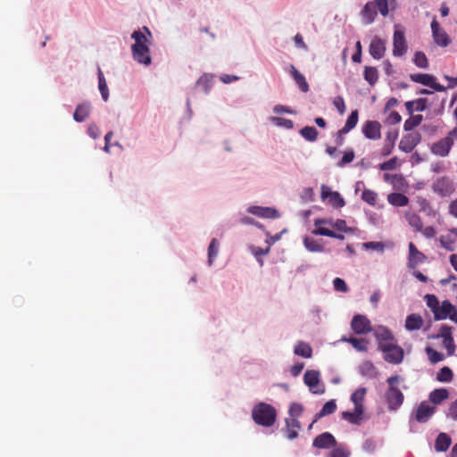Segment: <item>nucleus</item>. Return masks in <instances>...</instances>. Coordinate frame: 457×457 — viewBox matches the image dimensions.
Returning a JSON list of instances; mask_svg holds the SVG:
<instances>
[{
    "label": "nucleus",
    "instance_id": "2eb2a0df",
    "mask_svg": "<svg viewBox=\"0 0 457 457\" xmlns=\"http://www.w3.org/2000/svg\"><path fill=\"white\" fill-rule=\"evenodd\" d=\"M247 212L261 218L277 219L280 217L278 211L272 207L250 206Z\"/></svg>",
    "mask_w": 457,
    "mask_h": 457
},
{
    "label": "nucleus",
    "instance_id": "5fc2aeb1",
    "mask_svg": "<svg viewBox=\"0 0 457 457\" xmlns=\"http://www.w3.org/2000/svg\"><path fill=\"white\" fill-rule=\"evenodd\" d=\"M361 199L366 203L374 205L377 200V194L370 189H364L361 194Z\"/></svg>",
    "mask_w": 457,
    "mask_h": 457
},
{
    "label": "nucleus",
    "instance_id": "6ab92c4d",
    "mask_svg": "<svg viewBox=\"0 0 457 457\" xmlns=\"http://www.w3.org/2000/svg\"><path fill=\"white\" fill-rule=\"evenodd\" d=\"M377 14V9L375 7V4H373L372 1L367 2L360 12L361 21L365 25L373 23Z\"/></svg>",
    "mask_w": 457,
    "mask_h": 457
},
{
    "label": "nucleus",
    "instance_id": "0eeeda50",
    "mask_svg": "<svg viewBox=\"0 0 457 457\" xmlns=\"http://www.w3.org/2000/svg\"><path fill=\"white\" fill-rule=\"evenodd\" d=\"M303 381L312 394H324L325 387L323 385H320V372L318 370H306L303 376Z\"/></svg>",
    "mask_w": 457,
    "mask_h": 457
},
{
    "label": "nucleus",
    "instance_id": "412c9836",
    "mask_svg": "<svg viewBox=\"0 0 457 457\" xmlns=\"http://www.w3.org/2000/svg\"><path fill=\"white\" fill-rule=\"evenodd\" d=\"M453 311H454V306L449 301L445 300L436 311L434 310V318L436 320H445Z\"/></svg>",
    "mask_w": 457,
    "mask_h": 457
},
{
    "label": "nucleus",
    "instance_id": "37998d69",
    "mask_svg": "<svg viewBox=\"0 0 457 457\" xmlns=\"http://www.w3.org/2000/svg\"><path fill=\"white\" fill-rule=\"evenodd\" d=\"M422 120H423V117L420 114L411 116L409 119H407L404 121V124H403L404 130L405 131L412 130L414 128L418 127L421 123Z\"/></svg>",
    "mask_w": 457,
    "mask_h": 457
},
{
    "label": "nucleus",
    "instance_id": "5701e85b",
    "mask_svg": "<svg viewBox=\"0 0 457 457\" xmlns=\"http://www.w3.org/2000/svg\"><path fill=\"white\" fill-rule=\"evenodd\" d=\"M286 433L289 440H294L298 436V430L301 428V424L297 419H286Z\"/></svg>",
    "mask_w": 457,
    "mask_h": 457
},
{
    "label": "nucleus",
    "instance_id": "603ef678",
    "mask_svg": "<svg viewBox=\"0 0 457 457\" xmlns=\"http://www.w3.org/2000/svg\"><path fill=\"white\" fill-rule=\"evenodd\" d=\"M426 353L428 356L429 361L432 363H437V362L443 361V359H444L443 353H441L430 347L426 348Z\"/></svg>",
    "mask_w": 457,
    "mask_h": 457
},
{
    "label": "nucleus",
    "instance_id": "774afa93",
    "mask_svg": "<svg viewBox=\"0 0 457 457\" xmlns=\"http://www.w3.org/2000/svg\"><path fill=\"white\" fill-rule=\"evenodd\" d=\"M443 345L446 348L448 355H453L454 353L455 345L453 337L443 340Z\"/></svg>",
    "mask_w": 457,
    "mask_h": 457
},
{
    "label": "nucleus",
    "instance_id": "39448f33",
    "mask_svg": "<svg viewBox=\"0 0 457 457\" xmlns=\"http://www.w3.org/2000/svg\"><path fill=\"white\" fill-rule=\"evenodd\" d=\"M436 409L430 405L428 402H421L417 408L411 412L410 420H415L419 423H427L435 414Z\"/></svg>",
    "mask_w": 457,
    "mask_h": 457
},
{
    "label": "nucleus",
    "instance_id": "ddd939ff",
    "mask_svg": "<svg viewBox=\"0 0 457 457\" xmlns=\"http://www.w3.org/2000/svg\"><path fill=\"white\" fill-rule=\"evenodd\" d=\"M321 198L328 199V203L336 208H341L345 205V200L338 192H333L325 185L321 186Z\"/></svg>",
    "mask_w": 457,
    "mask_h": 457
},
{
    "label": "nucleus",
    "instance_id": "72a5a7b5",
    "mask_svg": "<svg viewBox=\"0 0 457 457\" xmlns=\"http://www.w3.org/2000/svg\"><path fill=\"white\" fill-rule=\"evenodd\" d=\"M294 353L295 354L303 358H311L312 355V349L309 344L299 341L295 346Z\"/></svg>",
    "mask_w": 457,
    "mask_h": 457
},
{
    "label": "nucleus",
    "instance_id": "4be33fe9",
    "mask_svg": "<svg viewBox=\"0 0 457 457\" xmlns=\"http://www.w3.org/2000/svg\"><path fill=\"white\" fill-rule=\"evenodd\" d=\"M289 72L300 89L304 93L308 92L309 84L307 83L304 76L300 73L293 64H290L289 66Z\"/></svg>",
    "mask_w": 457,
    "mask_h": 457
},
{
    "label": "nucleus",
    "instance_id": "338daca9",
    "mask_svg": "<svg viewBox=\"0 0 457 457\" xmlns=\"http://www.w3.org/2000/svg\"><path fill=\"white\" fill-rule=\"evenodd\" d=\"M363 375L371 376L375 371V367L370 361H365L361 367Z\"/></svg>",
    "mask_w": 457,
    "mask_h": 457
},
{
    "label": "nucleus",
    "instance_id": "a211bd4d",
    "mask_svg": "<svg viewBox=\"0 0 457 457\" xmlns=\"http://www.w3.org/2000/svg\"><path fill=\"white\" fill-rule=\"evenodd\" d=\"M380 128L378 121L368 120L362 127V133L367 138L377 140L381 137Z\"/></svg>",
    "mask_w": 457,
    "mask_h": 457
},
{
    "label": "nucleus",
    "instance_id": "c756f323",
    "mask_svg": "<svg viewBox=\"0 0 457 457\" xmlns=\"http://www.w3.org/2000/svg\"><path fill=\"white\" fill-rule=\"evenodd\" d=\"M387 201L390 204L398 207L406 206L409 203L408 197L402 193H392L388 195Z\"/></svg>",
    "mask_w": 457,
    "mask_h": 457
},
{
    "label": "nucleus",
    "instance_id": "49530a36",
    "mask_svg": "<svg viewBox=\"0 0 457 457\" xmlns=\"http://www.w3.org/2000/svg\"><path fill=\"white\" fill-rule=\"evenodd\" d=\"M453 371L449 367H443L436 374V379L439 382L448 383L453 380Z\"/></svg>",
    "mask_w": 457,
    "mask_h": 457
},
{
    "label": "nucleus",
    "instance_id": "13d9d810",
    "mask_svg": "<svg viewBox=\"0 0 457 457\" xmlns=\"http://www.w3.org/2000/svg\"><path fill=\"white\" fill-rule=\"evenodd\" d=\"M427 305L430 308L431 312L434 313V310L436 311L439 306L438 299L434 295H425Z\"/></svg>",
    "mask_w": 457,
    "mask_h": 457
},
{
    "label": "nucleus",
    "instance_id": "bf43d9fd",
    "mask_svg": "<svg viewBox=\"0 0 457 457\" xmlns=\"http://www.w3.org/2000/svg\"><path fill=\"white\" fill-rule=\"evenodd\" d=\"M439 337H442L443 340H445L446 338L453 337L451 327H449L447 325H443L440 328V333L436 336L431 337V338H439Z\"/></svg>",
    "mask_w": 457,
    "mask_h": 457
},
{
    "label": "nucleus",
    "instance_id": "3c124183",
    "mask_svg": "<svg viewBox=\"0 0 457 457\" xmlns=\"http://www.w3.org/2000/svg\"><path fill=\"white\" fill-rule=\"evenodd\" d=\"M373 4H375L376 9H378L380 14L384 17L388 15V1L387 0H373Z\"/></svg>",
    "mask_w": 457,
    "mask_h": 457
},
{
    "label": "nucleus",
    "instance_id": "58836bf2",
    "mask_svg": "<svg viewBox=\"0 0 457 457\" xmlns=\"http://www.w3.org/2000/svg\"><path fill=\"white\" fill-rule=\"evenodd\" d=\"M220 243L216 238H212L208 247V265L212 266L214 259L219 253Z\"/></svg>",
    "mask_w": 457,
    "mask_h": 457
},
{
    "label": "nucleus",
    "instance_id": "c03bdc74",
    "mask_svg": "<svg viewBox=\"0 0 457 457\" xmlns=\"http://www.w3.org/2000/svg\"><path fill=\"white\" fill-rule=\"evenodd\" d=\"M212 85V76L210 74H204L196 81L197 87H203L205 94H208Z\"/></svg>",
    "mask_w": 457,
    "mask_h": 457
},
{
    "label": "nucleus",
    "instance_id": "8fccbe9b",
    "mask_svg": "<svg viewBox=\"0 0 457 457\" xmlns=\"http://www.w3.org/2000/svg\"><path fill=\"white\" fill-rule=\"evenodd\" d=\"M439 241L445 250L452 252L455 249V240L450 235L441 236Z\"/></svg>",
    "mask_w": 457,
    "mask_h": 457
},
{
    "label": "nucleus",
    "instance_id": "c85d7f7f",
    "mask_svg": "<svg viewBox=\"0 0 457 457\" xmlns=\"http://www.w3.org/2000/svg\"><path fill=\"white\" fill-rule=\"evenodd\" d=\"M427 106L426 98H419L414 101H408L405 103V108L410 115L414 112V107L417 112H423Z\"/></svg>",
    "mask_w": 457,
    "mask_h": 457
},
{
    "label": "nucleus",
    "instance_id": "393cba45",
    "mask_svg": "<svg viewBox=\"0 0 457 457\" xmlns=\"http://www.w3.org/2000/svg\"><path fill=\"white\" fill-rule=\"evenodd\" d=\"M452 444L451 437L444 432L438 434L435 442V450L436 452H446Z\"/></svg>",
    "mask_w": 457,
    "mask_h": 457
},
{
    "label": "nucleus",
    "instance_id": "864d4df0",
    "mask_svg": "<svg viewBox=\"0 0 457 457\" xmlns=\"http://www.w3.org/2000/svg\"><path fill=\"white\" fill-rule=\"evenodd\" d=\"M303 411V406L301 403H293L289 407L290 419H297Z\"/></svg>",
    "mask_w": 457,
    "mask_h": 457
},
{
    "label": "nucleus",
    "instance_id": "f257e3e1",
    "mask_svg": "<svg viewBox=\"0 0 457 457\" xmlns=\"http://www.w3.org/2000/svg\"><path fill=\"white\" fill-rule=\"evenodd\" d=\"M131 38L135 40V43L131 46V52L133 59L145 66H148L152 62L150 49L146 45L147 37L140 30H135Z\"/></svg>",
    "mask_w": 457,
    "mask_h": 457
},
{
    "label": "nucleus",
    "instance_id": "b1692460",
    "mask_svg": "<svg viewBox=\"0 0 457 457\" xmlns=\"http://www.w3.org/2000/svg\"><path fill=\"white\" fill-rule=\"evenodd\" d=\"M91 105L89 103L79 104L73 113V119L78 122H83L89 116Z\"/></svg>",
    "mask_w": 457,
    "mask_h": 457
},
{
    "label": "nucleus",
    "instance_id": "473e14b6",
    "mask_svg": "<svg viewBox=\"0 0 457 457\" xmlns=\"http://www.w3.org/2000/svg\"><path fill=\"white\" fill-rule=\"evenodd\" d=\"M97 77L99 91L101 93L103 100L106 102L109 98V89L104 73L100 67L97 68Z\"/></svg>",
    "mask_w": 457,
    "mask_h": 457
},
{
    "label": "nucleus",
    "instance_id": "f03ea898",
    "mask_svg": "<svg viewBox=\"0 0 457 457\" xmlns=\"http://www.w3.org/2000/svg\"><path fill=\"white\" fill-rule=\"evenodd\" d=\"M403 380V378L399 375L389 377L386 379L388 388L385 394V397L390 411L398 410L403 403L404 395L397 386V384Z\"/></svg>",
    "mask_w": 457,
    "mask_h": 457
},
{
    "label": "nucleus",
    "instance_id": "09e8293b",
    "mask_svg": "<svg viewBox=\"0 0 457 457\" xmlns=\"http://www.w3.org/2000/svg\"><path fill=\"white\" fill-rule=\"evenodd\" d=\"M270 120L278 127H283L287 129H292L294 128V122L289 119L280 117H270Z\"/></svg>",
    "mask_w": 457,
    "mask_h": 457
},
{
    "label": "nucleus",
    "instance_id": "6e6d98bb",
    "mask_svg": "<svg viewBox=\"0 0 457 457\" xmlns=\"http://www.w3.org/2000/svg\"><path fill=\"white\" fill-rule=\"evenodd\" d=\"M362 248L365 250H375V251L383 252L385 245L382 242L370 241V242L363 243Z\"/></svg>",
    "mask_w": 457,
    "mask_h": 457
},
{
    "label": "nucleus",
    "instance_id": "bb28decb",
    "mask_svg": "<svg viewBox=\"0 0 457 457\" xmlns=\"http://www.w3.org/2000/svg\"><path fill=\"white\" fill-rule=\"evenodd\" d=\"M434 189L441 195H447L452 192L453 186L448 179L442 178L436 182L434 185Z\"/></svg>",
    "mask_w": 457,
    "mask_h": 457
},
{
    "label": "nucleus",
    "instance_id": "20e7f679",
    "mask_svg": "<svg viewBox=\"0 0 457 457\" xmlns=\"http://www.w3.org/2000/svg\"><path fill=\"white\" fill-rule=\"evenodd\" d=\"M379 350L384 353L386 361L399 364L403 360V350L401 346L391 343H379Z\"/></svg>",
    "mask_w": 457,
    "mask_h": 457
},
{
    "label": "nucleus",
    "instance_id": "69168bd1",
    "mask_svg": "<svg viewBox=\"0 0 457 457\" xmlns=\"http://www.w3.org/2000/svg\"><path fill=\"white\" fill-rule=\"evenodd\" d=\"M446 416L453 420H457V399L450 404Z\"/></svg>",
    "mask_w": 457,
    "mask_h": 457
},
{
    "label": "nucleus",
    "instance_id": "de8ad7c7",
    "mask_svg": "<svg viewBox=\"0 0 457 457\" xmlns=\"http://www.w3.org/2000/svg\"><path fill=\"white\" fill-rule=\"evenodd\" d=\"M413 62L417 67L421 69H427L428 67V58L421 51H418L414 54Z\"/></svg>",
    "mask_w": 457,
    "mask_h": 457
},
{
    "label": "nucleus",
    "instance_id": "680f3d73",
    "mask_svg": "<svg viewBox=\"0 0 457 457\" xmlns=\"http://www.w3.org/2000/svg\"><path fill=\"white\" fill-rule=\"evenodd\" d=\"M331 227L341 232H348L352 229L347 227L345 220H337L334 223H331Z\"/></svg>",
    "mask_w": 457,
    "mask_h": 457
},
{
    "label": "nucleus",
    "instance_id": "f3484780",
    "mask_svg": "<svg viewBox=\"0 0 457 457\" xmlns=\"http://www.w3.org/2000/svg\"><path fill=\"white\" fill-rule=\"evenodd\" d=\"M427 257L424 253L420 252L413 243L409 244V257H408V268L415 269L420 263L425 262Z\"/></svg>",
    "mask_w": 457,
    "mask_h": 457
},
{
    "label": "nucleus",
    "instance_id": "dca6fc26",
    "mask_svg": "<svg viewBox=\"0 0 457 457\" xmlns=\"http://www.w3.org/2000/svg\"><path fill=\"white\" fill-rule=\"evenodd\" d=\"M386 43L378 37H375L370 45V54L376 60H380L384 57L386 53Z\"/></svg>",
    "mask_w": 457,
    "mask_h": 457
},
{
    "label": "nucleus",
    "instance_id": "052dcab7",
    "mask_svg": "<svg viewBox=\"0 0 457 457\" xmlns=\"http://www.w3.org/2000/svg\"><path fill=\"white\" fill-rule=\"evenodd\" d=\"M333 286L336 291L345 293L348 291V287L344 279L336 278L333 280Z\"/></svg>",
    "mask_w": 457,
    "mask_h": 457
},
{
    "label": "nucleus",
    "instance_id": "a878e982",
    "mask_svg": "<svg viewBox=\"0 0 457 457\" xmlns=\"http://www.w3.org/2000/svg\"><path fill=\"white\" fill-rule=\"evenodd\" d=\"M422 317L416 313L408 315L405 320V328L409 331L418 330L422 327Z\"/></svg>",
    "mask_w": 457,
    "mask_h": 457
},
{
    "label": "nucleus",
    "instance_id": "2f4dec72",
    "mask_svg": "<svg viewBox=\"0 0 457 457\" xmlns=\"http://www.w3.org/2000/svg\"><path fill=\"white\" fill-rule=\"evenodd\" d=\"M374 336L376 337L378 344L380 342L386 343V341H392L394 339L391 331L384 326L378 327L374 331Z\"/></svg>",
    "mask_w": 457,
    "mask_h": 457
},
{
    "label": "nucleus",
    "instance_id": "cd10ccee",
    "mask_svg": "<svg viewBox=\"0 0 457 457\" xmlns=\"http://www.w3.org/2000/svg\"><path fill=\"white\" fill-rule=\"evenodd\" d=\"M449 397V393L445 388H437L430 392L428 395L429 401L434 404H440L443 401Z\"/></svg>",
    "mask_w": 457,
    "mask_h": 457
},
{
    "label": "nucleus",
    "instance_id": "ea45409f",
    "mask_svg": "<svg viewBox=\"0 0 457 457\" xmlns=\"http://www.w3.org/2000/svg\"><path fill=\"white\" fill-rule=\"evenodd\" d=\"M405 218L410 224L416 231H420L422 228V221L420 217L415 212H407L405 214Z\"/></svg>",
    "mask_w": 457,
    "mask_h": 457
},
{
    "label": "nucleus",
    "instance_id": "a19ab883",
    "mask_svg": "<svg viewBox=\"0 0 457 457\" xmlns=\"http://www.w3.org/2000/svg\"><path fill=\"white\" fill-rule=\"evenodd\" d=\"M301 136L309 142H314L318 137V130L314 127L306 126L300 130Z\"/></svg>",
    "mask_w": 457,
    "mask_h": 457
},
{
    "label": "nucleus",
    "instance_id": "a18cd8bd",
    "mask_svg": "<svg viewBox=\"0 0 457 457\" xmlns=\"http://www.w3.org/2000/svg\"><path fill=\"white\" fill-rule=\"evenodd\" d=\"M312 233L314 235H320V236H325V237H332V238H337V239H339V240H344L345 239V236L342 235V234H337L327 228H315Z\"/></svg>",
    "mask_w": 457,
    "mask_h": 457
},
{
    "label": "nucleus",
    "instance_id": "e2e57ef3",
    "mask_svg": "<svg viewBox=\"0 0 457 457\" xmlns=\"http://www.w3.org/2000/svg\"><path fill=\"white\" fill-rule=\"evenodd\" d=\"M396 157L391 158L390 160L380 163L379 169L381 170H393L396 168Z\"/></svg>",
    "mask_w": 457,
    "mask_h": 457
},
{
    "label": "nucleus",
    "instance_id": "9b49d317",
    "mask_svg": "<svg viewBox=\"0 0 457 457\" xmlns=\"http://www.w3.org/2000/svg\"><path fill=\"white\" fill-rule=\"evenodd\" d=\"M351 328L358 335H363L372 330L370 320L361 314L353 316L351 321Z\"/></svg>",
    "mask_w": 457,
    "mask_h": 457
},
{
    "label": "nucleus",
    "instance_id": "f704fd0d",
    "mask_svg": "<svg viewBox=\"0 0 457 457\" xmlns=\"http://www.w3.org/2000/svg\"><path fill=\"white\" fill-rule=\"evenodd\" d=\"M342 341L350 343L354 349L359 352H366L368 350V342L363 338H356V337H343Z\"/></svg>",
    "mask_w": 457,
    "mask_h": 457
},
{
    "label": "nucleus",
    "instance_id": "0e129e2a",
    "mask_svg": "<svg viewBox=\"0 0 457 457\" xmlns=\"http://www.w3.org/2000/svg\"><path fill=\"white\" fill-rule=\"evenodd\" d=\"M350 453L344 447H337L328 453V457H349Z\"/></svg>",
    "mask_w": 457,
    "mask_h": 457
},
{
    "label": "nucleus",
    "instance_id": "9d476101",
    "mask_svg": "<svg viewBox=\"0 0 457 457\" xmlns=\"http://www.w3.org/2000/svg\"><path fill=\"white\" fill-rule=\"evenodd\" d=\"M453 145V142L450 139V137L441 138L437 142H435L430 146V151L433 154L439 157H446L449 155L450 151Z\"/></svg>",
    "mask_w": 457,
    "mask_h": 457
},
{
    "label": "nucleus",
    "instance_id": "4c0bfd02",
    "mask_svg": "<svg viewBox=\"0 0 457 457\" xmlns=\"http://www.w3.org/2000/svg\"><path fill=\"white\" fill-rule=\"evenodd\" d=\"M364 79L370 85L374 86L378 79V72L377 68L366 66L363 72Z\"/></svg>",
    "mask_w": 457,
    "mask_h": 457
},
{
    "label": "nucleus",
    "instance_id": "6e6552de",
    "mask_svg": "<svg viewBox=\"0 0 457 457\" xmlns=\"http://www.w3.org/2000/svg\"><path fill=\"white\" fill-rule=\"evenodd\" d=\"M410 79L411 81L422 84L424 86L429 87L437 92H445L446 87L437 82H436V79L433 75L427 73H416L411 74Z\"/></svg>",
    "mask_w": 457,
    "mask_h": 457
},
{
    "label": "nucleus",
    "instance_id": "4468645a",
    "mask_svg": "<svg viewBox=\"0 0 457 457\" xmlns=\"http://www.w3.org/2000/svg\"><path fill=\"white\" fill-rule=\"evenodd\" d=\"M336 445L337 440L329 432H324L317 436L312 442V445L319 449H328Z\"/></svg>",
    "mask_w": 457,
    "mask_h": 457
},
{
    "label": "nucleus",
    "instance_id": "4d7b16f0",
    "mask_svg": "<svg viewBox=\"0 0 457 457\" xmlns=\"http://www.w3.org/2000/svg\"><path fill=\"white\" fill-rule=\"evenodd\" d=\"M355 157L354 152L353 150H349L345 152L340 162H337V167H344L346 164L352 162Z\"/></svg>",
    "mask_w": 457,
    "mask_h": 457
},
{
    "label": "nucleus",
    "instance_id": "f8f14e48",
    "mask_svg": "<svg viewBox=\"0 0 457 457\" xmlns=\"http://www.w3.org/2000/svg\"><path fill=\"white\" fill-rule=\"evenodd\" d=\"M421 136L418 132H412L404 136L400 143L399 149L404 153H411L414 147L420 142Z\"/></svg>",
    "mask_w": 457,
    "mask_h": 457
},
{
    "label": "nucleus",
    "instance_id": "e433bc0d",
    "mask_svg": "<svg viewBox=\"0 0 457 457\" xmlns=\"http://www.w3.org/2000/svg\"><path fill=\"white\" fill-rule=\"evenodd\" d=\"M358 119H359L358 110L352 111L346 120V122H345L344 128L341 129V133H348L350 130H352L353 128H355V126L357 125V122H358Z\"/></svg>",
    "mask_w": 457,
    "mask_h": 457
},
{
    "label": "nucleus",
    "instance_id": "1a4fd4ad",
    "mask_svg": "<svg viewBox=\"0 0 457 457\" xmlns=\"http://www.w3.org/2000/svg\"><path fill=\"white\" fill-rule=\"evenodd\" d=\"M431 30L434 42L436 45L441 47H446L451 43V38L448 34L440 27V24L436 20H433L431 22Z\"/></svg>",
    "mask_w": 457,
    "mask_h": 457
},
{
    "label": "nucleus",
    "instance_id": "7c9ffc66",
    "mask_svg": "<svg viewBox=\"0 0 457 457\" xmlns=\"http://www.w3.org/2000/svg\"><path fill=\"white\" fill-rule=\"evenodd\" d=\"M336 410H337V404H336L335 400H330V401L327 402L323 405L321 410L315 415L313 422H317L318 420H320L327 415L334 413L336 411Z\"/></svg>",
    "mask_w": 457,
    "mask_h": 457
},
{
    "label": "nucleus",
    "instance_id": "c9c22d12",
    "mask_svg": "<svg viewBox=\"0 0 457 457\" xmlns=\"http://www.w3.org/2000/svg\"><path fill=\"white\" fill-rule=\"evenodd\" d=\"M366 392L367 390L365 387H360L352 394L351 401L353 403L354 408H358L360 406L361 410H364L363 401Z\"/></svg>",
    "mask_w": 457,
    "mask_h": 457
},
{
    "label": "nucleus",
    "instance_id": "423d86ee",
    "mask_svg": "<svg viewBox=\"0 0 457 457\" xmlns=\"http://www.w3.org/2000/svg\"><path fill=\"white\" fill-rule=\"evenodd\" d=\"M408 45L405 39L404 31L399 29V26H395L393 36V55L395 57H402L407 53Z\"/></svg>",
    "mask_w": 457,
    "mask_h": 457
},
{
    "label": "nucleus",
    "instance_id": "7ed1b4c3",
    "mask_svg": "<svg viewBox=\"0 0 457 457\" xmlns=\"http://www.w3.org/2000/svg\"><path fill=\"white\" fill-rule=\"evenodd\" d=\"M252 416L254 422L258 425L270 427L276 421L277 412L273 406L265 403H260L253 407Z\"/></svg>",
    "mask_w": 457,
    "mask_h": 457
},
{
    "label": "nucleus",
    "instance_id": "aec40b11",
    "mask_svg": "<svg viewBox=\"0 0 457 457\" xmlns=\"http://www.w3.org/2000/svg\"><path fill=\"white\" fill-rule=\"evenodd\" d=\"M364 410L359 406L353 411H343L342 419L353 425H361L363 420Z\"/></svg>",
    "mask_w": 457,
    "mask_h": 457
},
{
    "label": "nucleus",
    "instance_id": "79ce46f5",
    "mask_svg": "<svg viewBox=\"0 0 457 457\" xmlns=\"http://www.w3.org/2000/svg\"><path fill=\"white\" fill-rule=\"evenodd\" d=\"M303 245L308 251L312 253H320L324 250V247L318 241L308 237L303 238Z\"/></svg>",
    "mask_w": 457,
    "mask_h": 457
}]
</instances>
